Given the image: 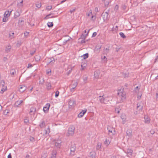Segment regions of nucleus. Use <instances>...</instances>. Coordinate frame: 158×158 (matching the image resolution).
Returning <instances> with one entry per match:
<instances>
[{"instance_id": "nucleus-35", "label": "nucleus", "mask_w": 158, "mask_h": 158, "mask_svg": "<svg viewBox=\"0 0 158 158\" xmlns=\"http://www.w3.org/2000/svg\"><path fill=\"white\" fill-rule=\"evenodd\" d=\"M23 1L22 0L20 3H18L17 5L18 6H19V7H22L23 6Z\"/></svg>"}, {"instance_id": "nucleus-11", "label": "nucleus", "mask_w": 158, "mask_h": 158, "mask_svg": "<svg viewBox=\"0 0 158 158\" xmlns=\"http://www.w3.org/2000/svg\"><path fill=\"white\" fill-rule=\"evenodd\" d=\"M50 106V104L49 103L47 104L43 108V110L44 111L46 112H48L49 110V108Z\"/></svg>"}, {"instance_id": "nucleus-7", "label": "nucleus", "mask_w": 158, "mask_h": 158, "mask_svg": "<svg viewBox=\"0 0 158 158\" xmlns=\"http://www.w3.org/2000/svg\"><path fill=\"white\" fill-rule=\"evenodd\" d=\"M108 130L109 131V134L110 135H113L115 133V130L113 128H108Z\"/></svg>"}, {"instance_id": "nucleus-21", "label": "nucleus", "mask_w": 158, "mask_h": 158, "mask_svg": "<svg viewBox=\"0 0 158 158\" xmlns=\"http://www.w3.org/2000/svg\"><path fill=\"white\" fill-rule=\"evenodd\" d=\"M53 14L51 13V14H49L47 15L44 18V19H47L49 18H53L55 17V16H51L52 15H53Z\"/></svg>"}, {"instance_id": "nucleus-8", "label": "nucleus", "mask_w": 158, "mask_h": 158, "mask_svg": "<svg viewBox=\"0 0 158 158\" xmlns=\"http://www.w3.org/2000/svg\"><path fill=\"white\" fill-rule=\"evenodd\" d=\"M108 14L107 12H103L102 14V17L104 21H105L108 18Z\"/></svg>"}, {"instance_id": "nucleus-1", "label": "nucleus", "mask_w": 158, "mask_h": 158, "mask_svg": "<svg viewBox=\"0 0 158 158\" xmlns=\"http://www.w3.org/2000/svg\"><path fill=\"white\" fill-rule=\"evenodd\" d=\"M118 97L121 98L122 100L125 99L126 97V93L123 91V89H120L118 90Z\"/></svg>"}, {"instance_id": "nucleus-19", "label": "nucleus", "mask_w": 158, "mask_h": 158, "mask_svg": "<svg viewBox=\"0 0 158 158\" xmlns=\"http://www.w3.org/2000/svg\"><path fill=\"white\" fill-rule=\"evenodd\" d=\"M133 152V151L131 149L128 148L127 150V153L128 155L131 156L132 155Z\"/></svg>"}, {"instance_id": "nucleus-63", "label": "nucleus", "mask_w": 158, "mask_h": 158, "mask_svg": "<svg viewBox=\"0 0 158 158\" xmlns=\"http://www.w3.org/2000/svg\"><path fill=\"white\" fill-rule=\"evenodd\" d=\"M28 122H29V120L27 119L26 118V119H24V123H27Z\"/></svg>"}, {"instance_id": "nucleus-3", "label": "nucleus", "mask_w": 158, "mask_h": 158, "mask_svg": "<svg viewBox=\"0 0 158 158\" xmlns=\"http://www.w3.org/2000/svg\"><path fill=\"white\" fill-rule=\"evenodd\" d=\"M75 127L73 126H71L69 128L68 130V135L69 136H72L74 133Z\"/></svg>"}, {"instance_id": "nucleus-53", "label": "nucleus", "mask_w": 158, "mask_h": 158, "mask_svg": "<svg viewBox=\"0 0 158 158\" xmlns=\"http://www.w3.org/2000/svg\"><path fill=\"white\" fill-rule=\"evenodd\" d=\"M59 92L58 91H56V92L55 96L56 98H57L59 96Z\"/></svg>"}, {"instance_id": "nucleus-64", "label": "nucleus", "mask_w": 158, "mask_h": 158, "mask_svg": "<svg viewBox=\"0 0 158 158\" xmlns=\"http://www.w3.org/2000/svg\"><path fill=\"white\" fill-rule=\"evenodd\" d=\"M157 71H158V70H156L152 74V75L157 74L158 73V72H157Z\"/></svg>"}, {"instance_id": "nucleus-60", "label": "nucleus", "mask_w": 158, "mask_h": 158, "mask_svg": "<svg viewBox=\"0 0 158 158\" xmlns=\"http://www.w3.org/2000/svg\"><path fill=\"white\" fill-rule=\"evenodd\" d=\"M96 19V17L95 16H94V15H92L91 16V19L93 20H95Z\"/></svg>"}, {"instance_id": "nucleus-56", "label": "nucleus", "mask_w": 158, "mask_h": 158, "mask_svg": "<svg viewBox=\"0 0 158 158\" xmlns=\"http://www.w3.org/2000/svg\"><path fill=\"white\" fill-rule=\"evenodd\" d=\"M128 73H124L123 74V77L124 78H126L128 77Z\"/></svg>"}, {"instance_id": "nucleus-9", "label": "nucleus", "mask_w": 158, "mask_h": 158, "mask_svg": "<svg viewBox=\"0 0 158 158\" xmlns=\"http://www.w3.org/2000/svg\"><path fill=\"white\" fill-rule=\"evenodd\" d=\"M55 143V146L57 148H60L61 146V140L60 139L56 140Z\"/></svg>"}, {"instance_id": "nucleus-18", "label": "nucleus", "mask_w": 158, "mask_h": 158, "mask_svg": "<svg viewBox=\"0 0 158 158\" xmlns=\"http://www.w3.org/2000/svg\"><path fill=\"white\" fill-rule=\"evenodd\" d=\"M132 130L131 129H128L127 131V135L130 137L132 136Z\"/></svg>"}, {"instance_id": "nucleus-59", "label": "nucleus", "mask_w": 158, "mask_h": 158, "mask_svg": "<svg viewBox=\"0 0 158 158\" xmlns=\"http://www.w3.org/2000/svg\"><path fill=\"white\" fill-rule=\"evenodd\" d=\"M75 10V9L74 8V9H73L72 10H70L69 11L70 12V13L71 14H72V13L74 12Z\"/></svg>"}, {"instance_id": "nucleus-41", "label": "nucleus", "mask_w": 158, "mask_h": 158, "mask_svg": "<svg viewBox=\"0 0 158 158\" xmlns=\"http://www.w3.org/2000/svg\"><path fill=\"white\" fill-rule=\"evenodd\" d=\"M23 102V100H18L16 102V104H17L18 105H19Z\"/></svg>"}, {"instance_id": "nucleus-42", "label": "nucleus", "mask_w": 158, "mask_h": 158, "mask_svg": "<svg viewBox=\"0 0 158 158\" xmlns=\"http://www.w3.org/2000/svg\"><path fill=\"white\" fill-rule=\"evenodd\" d=\"M47 24L48 27H52L53 26L52 22H48Z\"/></svg>"}, {"instance_id": "nucleus-50", "label": "nucleus", "mask_w": 158, "mask_h": 158, "mask_svg": "<svg viewBox=\"0 0 158 158\" xmlns=\"http://www.w3.org/2000/svg\"><path fill=\"white\" fill-rule=\"evenodd\" d=\"M9 113V110H6L4 111V114L5 115H7Z\"/></svg>"}, {"instance_id": "nucleus-27", "label": "nucleus", "mask_w": 158, "mask_h": 158, "mask_svg": "<svg viewBox=\"0 0 158 158\" xmlns=\"http://www.w3.org/2000/svg\"><path fill=\"white\" fill-rule=\"evenodd\" d=\"M56 153L57 152L56 151H53L51 158H56Z\"/></svg>"}, {"instance_id": "nucleus-2", "label": "nucleus", "mask_w": 158, "mask_h": 158, "mask_svg": "<svg viewBox=\"0 0 158 158\" xmlns=\"http://www.w3.org/2000/svg\"><path fill=\"white\" fill-rule=\"evenodd\" d=\"M99 99L100 102L102 103L106 104L109 101L108 98H104V96H99Z\"/></svg>"}, {"instance_id": "nucleus-46", "label": "nucleus", "mask_w": 158, "mask_h": 158, "mask_svg": "<svg viewBox=\"0 0 158 158\" xmlns=\"http://www.w3.org/2000/svg\"><path fill=\"white\" fill-rule=\"evenodd\" d=\"M87 78H88V77L86 75H85L83 76V79L84 81H86L87 80Z\"/></svg>"}, {"instance_id": "nucleus-51", "label": "nucleus", "mask_w": 158, "mask_h": 158, "mask_svg": "<svg viewBox=\"0 0 158 158\" xmlns=\"http://www.w3.org/2000/svg\"><path fill=\"white\" fill-rule=\"evenodd\" d=\"M140 88V87H139L138 86H137L135 88V91L136 92H137L139 91V90Z\"/></svg>"}, {"instance_id": "nucleus-30", "label": "nucleus", "mask_w": 158, "mask_h": 158, "mask_svg": "<svg viewBox=\"0 0 158 158\" xmlns=\"http://www.w3.org/2000/svg\"><path fill=\"white\" fill-rule=\"evenodd\" d=\"M50 131H47V130L45 129L44 130L43 134L44 136L46 135H48L50 133Z\"/></svg>"}, {"instance_id": "nucleus-28", "label": "nucleus", "mask_w": 158, "mask_h": 158, "mask_svg": "<svg viewBox=\"0 0 158 158\" xmlns=\"http://www.w3.org/2000/svg\"><path fill=\"white\" fill-rule=\"evenodd\" d=\"M7 87L6 86H4L3 87H2V89H1V91H0V93L1 94H2L3 93L7 90Z\"/></svg>"}, {"instance_id": "nucleus-36", "label": "nucleus", "mask_w": 158, "mask_h": 158, "mask_svg": "<svg viewBox=\"0 0 158 158\" xmlns=\"http://www.w3.org/2000/svg\"><path fill=\"white\" fill-rule=\"evenodd\" d=\"M45 126V124L44 121H43L41 123L40 125V127L42 128L44 127Z\"/></svg>"}, {"instance_id": "nucleus-55", "label": "nucleus", "mask_w": 158, "mask_h": 158, "mask_svg": "<svg viewBox=\"0 0 158 158\" xmlns=\"http://www.w3.org/2000/svg\"><path fill=\"white\" fill-rule=\"evenodd\" d=\"M32 66V64H31L30 63H29L28 64L27 68H31Z\"/></svg>"}, {"instance_id": "nucleus-33", "label": "nucleus", "mask_w": 158, "mask_h": 158, "mask_svg": "<svg viewBox=\"0 0 158 158\" xmlns=\"http://www.w3.org/2000/svg\"><path fill=\"white\" fill-rule=\"evenodd\" d=\"M39 84L42 85H43L44 82V80L43 78H42L41 79V78H39Z\"/></svg>"}, {"instance_id": "nucleus-23", "label": "nucleus", "mask_w": 158, "mask_h": 158, "mask_svg": "<svg viewBox=\"0 0 158 158\" xmlns=\"http://www.w3.org/2000/svg\"><path fill=\"white\" fill-rule=\"evenodd\" d=\"M11 48V46L10 45H8L6 48L5 52L6 53H8L10 51Z\"/></svg>"}, {"instance_id": "nucleus-57", "label": "nucleus", "mask_w": 158, "mask_h": 158, "mask_svg": "<svg viewBox=\"0 0 158 158\" xmlns=\"http://www.w3.org/2000/svg\"><path fill=\"white\" fill-rule=\"evenodd\" d=\"M156 98L157 101H158V91L157 92L156 95Z\"/></svg>"}, {"instance_id": "nucleus-49", "label": "nucleus", "mask_w": 158, "mask_h": 158, "mask_svg": "<svg viewBox=\"0 0 158 158\" xmlns=\"http://www.w3.org/2000/svg\"><path fill=\"white\" fill-rule=\"evenodd\" d=\"M29 34V32H27V31L25 32L24 33V36L25 37L27 38Z\"/></svg>"}, {"instance_id": "nucleus-44", "label": "nucleus", "mask_w": 158, "mask_h": 158, "mask_svg": "<svg viewBox=\"0 0 158 158\" xmlns=\"http://www.w3.org/2000/svg\"><path fill=\"white\" fill-rule=\"evenodd\" d=\"M46 86L47 87V89H51V84L50 83H48L47 84Z\"/></svg>"}, {"instance_id": "nucleus-62", "label": "nucleus", "mask_w": 158, "mask_h": 158, "mask_svg": "<svg viewBox=\"0 0 158 158\" xmlns=\"http://www.w3.org/2000/svg\"><path fill=\"white\" fill-rule=\"evenodd\" d=\"M150 133L152 134V135H153L155 133V131H154L153 130H151V131H150Z\"/></svg>"}, {"instance_id": "nucleus-48", "label": "nucleus", "mask_w": 158, "mask_h": 158, "mask_svg": "<svg viewBox=\"0 0 158 158\" xmlns=\"http://www.w3.org/2000/svg\"><path fill=\"white\" fill-rule=\"evenodd\" d=\"M8 20V17H4V18L2 19V21L3 22H6Z\"/></svg>"}, {"instance_id": "nucleus-14", "label": "nucleus", "mask_w": 158, "mask_h": 158, "mask_svg": "<svg viewBox=\"0 0 158 158\" xmlns=\"http://www.w3.org/2000/svg\"><path fill=\"white\" fill-rule=\"evenodd\" d=\"M87 110H82V111L78 115V117L79 118H81L85 114Z\"/></svg>"}, {"instance_id": "nucleus-13", "label": "nucleus", "mask_w": 158, "mask_h": 158, "mask_svg": "<svg viewBox=\"0 0 158 158\" xmlns=\"http://www.w3.org/2000/svg\"><path fill=\"white\" fill-rule=\"evenodd\" d=\"M75 104V101L73 100H70L69 102V108H71Z\"/></svg>"}, {"instance_id": "nucleus-4", "label": "nucleus", "mask_w": 158, "mask_h": 158, "mask_svg": "<svg viewBox=\"0 0 158 158\" xmlns=\"http://www.w3.org/2000/svg\"><path fill=\"white\" fill-rule=\"evenodd\" d=\"M76 147L75 144H72L70 147V155L72 156L74 155L76 150Z\"/></svg>"}, {"instance_id": "nucleus-34", "label": "nucleus", "mask_w": 158, "mask_h": 158, "mask_svg": "<svg viewBox=\"0 0 158 158\" xmlns=\"http://www.w3.org/2000/svg\"><path fill=\"white\" fill-rule=\"evenodd\" d=\"M35 61H39L40 59V57L39 55H36L35 56Z\"/></svg>"}, {"instance_id": "nucleus-6", "label": "nucleus", "mask_w": 158, "mask_h": 158, "mask_svg": "<svg viewBox=\"0 0 158 158\" xmlns=\"http://www.w3.org/2000/svg\"><path fill=\"white\" fill-rule=\"evenodd\" d=\"M55 62V60L53 57L49 58L47 59V65H48L50 64H52L54 63Z\"/></svg>"}, {"instance_id": "nucleus-31", "label": "nucleus", "mask_w": 158, "mask_h": 158, "mask_svg": "<svg viewBox=\"0 0 158 158\" xmlns=\"http://www.w3.org/2000/svg\"><path fill=\"white\" fill-rule=\"evenodd\" d=\"M36 111L35 108L34 107H31L30 110V114H31L32 112H35Z\"/></svg>"}, {"instance_id": "nucleus-58", "label": "nucleus", "mask_w": 158, "mask_h": 158, "mask_svg": "<svg viewBox=\"0 0 158 158\" xmlns=\"http://www.w3.org/2000/svg\"><path fill=\"white\" fill-rule=\"evenodd\" d=\"M35 52V50H34L33 52H30V55L31 56H33Z\"/></svg>"}, {"instance_id": "nucleus-12", "label": "nucleus", "mask_w": 158, "mask_h": 158, "mask_svg": "<svg viewBox=\"0 0 158 158\" xmlns=\"http://www.w3.org/2000/svg\"><path fill=\"white\" fill-rule=\"evenodd\" d=\"M12 10H11L10 11L7 10L6 11L4 15V17H9Z\"/></svg>"}, {"instance_id": "nucleus-37", "label": "nucleus", "mask_w": 158, "mask_h": 158, "mask_svg": "<svg viewBox=\"0 0 158 158\" xmlns=\"http://www.w3.org/2000/svg\"><path fill=\"white\" fill-rule=\"evenodd\" d=\"M89 54L88 53H86L83 55V56H82L81 57H83V59H86L88 57Z\"/></svg>"}, {"instance_id": "nucleus-52", "label": "nucleus", "mask_w": 158, "mask_h": 158, "mask_svg": "<svg viewBox=\"0 0 158 158\" xmlns=\"http://www.w3.org/2000/svg\"><path fill=\"white\" fill-rule=\"evenodd\" d=\"M109 2H110L109 1H106V2H105V6L106 7L108 6V4L109 3Z\"/></svg>"}, {"instance_id": "nucleus-17", "label": "nucleus", "mask_w": 158, "mask_h": 158, "mask_svg": "<svg viewBox=\"0 0 158 158\" xmlns=\"http://www.w3.org/2000/svg\"><path fill=\"white\" fill-rule=\"evenodd\" d=\"M77 82L76 81H74V83L71 85L72 88L71 89V91H72L77 85Z\"/></svg>"}, {"instance_id": "nucleus-40", "label": "nucleus", "mask_w": 158, "mask_h": 158, "mask_svg": "<svg viewBox=\"0 0 158 158\" xmlns=\"http://www.w3.org/2000/svg\"><path fill=\"white\" fill-rule=\"evenodd\" d=\"M119 35L121 37L123 38H125L126 37V36L124 35V34L122 32H120L119 33Z\"/></svg>"}, {"instance_id": "nucleus-22", "label": "nucleus", "mask_w": 158, "mask_h": 158, "mask_svg": "<svg viewBox=\"0 0 158 158\" xmlns=\"http://www.w3.org/2000/svg\"><path fill=\"white\" fill-rule=\"evenodd\" d=\"M85 37L84 35H82L80 38L79 39V40H81V43L82 44L83 43H85Z\"/></svg>"}, {"instance_id": "nucleus-61", "label": "nucleus", "mask_w": 158, "mask_h": 158, "mask_svg": "<svg viewBox=\"0 0 158 158\" xmlns=\"http://www.w3.org/2000/svg\"><path fill=\"white\" fill-rule=\"evenodd\" d=\"M97 33L96 32H94L93 33L92 37H95L96 35H97Z\"/></svg>"}, {"instance_id": "nucleus-29", "label": "nucleus", "mask_w": 158, "mask_h": 158, "mask_svg": "<svg viewBox=\"0 0 158 158\" xmlns=\"http://www.w3.org/2000/svg\"><path fill=\"white\" fill-rule=\"evenodd\" d=\"M110 142V141L108 139H106L105 141L104 142V144L106 146H108Z\"/></svg>"}, {"instance_id": "nucleus-47", "label": "nucleus", "mask_w": 158, "mask_h": 158, "mask_svg": "<svg viewBox=\"0 0 158 158\" xmlns=\"http://www.w3.org/2000/svg\"><path fill=\"white\" fill-rule=\"evenodd\" d=\"M46 9L47 10H50L52 9V7L51 6H46Z\"/></svg>"}, {"instance_id": "nucleus-43", "label": "nucleus", "mask_w": 158, "mask_h": 158, "mask_svg": "<svg viewBox=\"0 0 158 158\" xmlns=\"http://www.w3.org/2000/svg\"><path fill=\"white\" fill-rule=\"evenodd\" d=\"M47 156L46 153H44L42 154L41 158H46Z\"/></svg>"}, {"instance_id": "nucleus-54", "label": "nucleus", "mask_w": 158, "mask_h": 158, "mask_svg": "<svg viewBox=\"0 0 158 158\" xmlns=\"http://www.w3.org/2000/svg\"><path fill=\"white\" fill-rule=\"evenodd\" d=\"M92 15V12L91 10H90L89 11V12L87 14V16H89L90 15Z\"/></svg>"}, {"instance_id": "nucleus-45", "label": "nucleus", "mask_w": 158, "mask_h": 158, "mask_svg": "<svg viewBox=\"0 0 158 158\" xmlns=\"http://www.w3.org/2000/svg\"><path fill=\"white\" fill-rule=\"evenodd\" d=\"M36 6L38 8H40L41 6V4L40 3H38L36 4Z\"/></svg>"}, {"instance_id": "nucleus-24", "label": "nucleus", "mask_w": 158, "mask_h": 158, "mask_svg": "<svg viewBox=\"0 0 158 158\" xmlns=\"http://www.w3.org/2000/svg\"><path fill=\"white\" fill-rule=\"evenodd\" d=\"M20 15V13L18 11H16L15 13L14 18L15 19L19 17Z\"/></svg>"}, {"instance_id": "nucleus-32", "label": "nucleus", "mask_w": 158, "mask_h": 158, "mask_svg": "<svg viewBox=\"0 0 158 158\" xmlns=\"http://www.w3.org/2000/svg\"><path fill=\"white\" fill-rule=\"evenodd\" d=\"M99 71H96L94 72V76L96 78H98L99 77V75L98 74H99Z\"/></svg>"}, {"instance_id": "nucleus-5", "label": "nucleus", "mask_w": 158, "mask_h": 158, "mask_svg": "<svg viewBox=\"0 0 158 158\" xmlns=\"http://www.w3.org/2000/svg\"><path fill=\"white\" fill-rule=\"evenodd\" d=\"M143 105L140 104H137V111H136V113L135 112V114H137L140 113L143 109Z\"/></svg>"}, {"instance_id": "nucleus-38", "label": "nucleus", "mask_w": 158, "mask_h": 158, "mask_svg": "<svg viewBox=\"0 0 158 158\" xmlns=\"http://www.w3.org/2000/svg\"><path fill=\"white\" fill-rule=\"evenodd\" d=\"M15 72V70L14 69H12L10 70V73L11 75H14Z\"/></svg>"}, {"instance_id": "nucleus-20", "label": "nucleus", "mask_w": 158, "mask_h": 158, "mask_svg": "<svg viewBox=\"0 0 158 158\" xmlns=\"http://www.w3.org/2000/svg\"><path fill=\"white\" fill-rule=\"evenodd\" d=\"M102 143H101L98 142L97 143L96 146V149L99 151L102 148H101Z\"/></svg>"}, {"instance_id": "nucleus-15", "label": "nucleus", "mask_w": 158, "mask_h": 158, "mask_svg": "<svg viewBox=\"0 0 158 158\" xmlns=\"http://www.w3.org/2000/svg\"><path fill=\"white\" fill-rule=\"evenodd\" d=\"M110 50V46H108L107 48H104L103 50V54H107L109 52Z\"/></svg>"}, {"instance_id": "nucleus-26", "label": "nucleus", "mask_w": 158, "mask_h": 158, "mask_svg": "<svg viewBox=\"0 0 158 158\" xmlns=\"http://www.w3.org/2000/svg\"><path fill=\"white\" fill-rule=\"evenodd\" d=\"M95 153L94 152H91L90 153V158H95Z\"/></svg>"}, {"instance_id": "nucleus-25", "label": "nucleus", "mask_w": 158, "mask_h": 158, "mask_svg": "<svg viewBox=\"0 0 158 158\" xmlns=\"http://www.w3.org/2000/svg\"><path fill=\"white\" fill-rule=\"evenodd\" d=\"M14 33L13 31H10L9 33V37L10 39H13L14 38Z\"/></svg>"}, {"instance_id": "nucleus-10", "label": "nucleus", "mask_w": 158, "mask_h": 158, "mask_svg": "<svg viewBox=\"0 0 158 158\" xmlns=\"http://www.w3.org/2000/svg\"><path fill=\"white\" fill-rule=\"evenodd\" d=\"M27 87L26 86L24 85H21L20 86L19 88V91L21 92H23L26 89Z\"/></svg>"}, {"instance_id": "nucleus-39", "label": "nucleus", "mask_w": 158, "mask_h": 158, "mask_svg": "<svg viewBox=\"0 0 158 158\" xmlns=\"http://www.w3.org/2000/svg\"><path fill=\"white\" fill-rule=\"evenodd\" d=\"M5 82L3 80H2L0 82V85H2V87H3L4 86H6L5 85Z\"/></svg>"}, {"instance_id": "nucleus-16", "label": "nucleus", "mask_w": 158, "mask_h": 158, "mask_svg": "<svg viewBox=\"0 0 158 158\" xmlns=\"http://www.w3.org/2000/svg\"><path fill=\"white\" fill-rule=\"evenodd\" d=\"M145 119V123H146L148 124L150 122V119L147 116H145L144 117Z\"/></svg>"}]
</instances>
